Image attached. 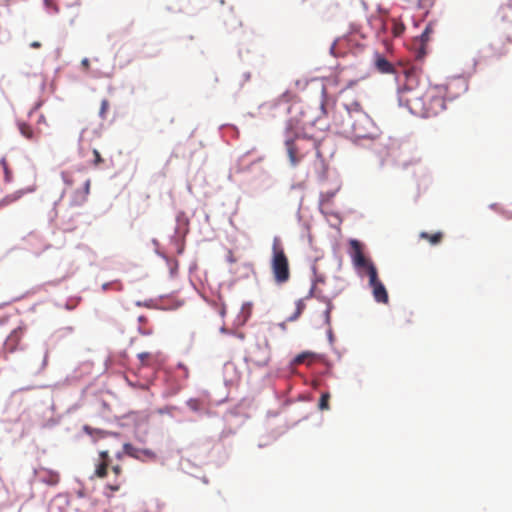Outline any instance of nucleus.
<instances>
[{
    "label": "nucleus",
    "instance_id": "1",
    "mask_svg": "<svg viewBox=\"0 0 512 512\" xmlns=\"http://www.w3.org/2000/svg\"><path fill=\"white\" fill-rule=\"evenodd\" d=\"M465 90V83L452 80L445 85L421 86L419 73L411 67L404 70V83L399 89L400 105L414 115L429 118L440 114L446 108V100L456 99Z\"/></svg>",
    "mask_w": 512,
    "mask_h": 512
},
{
    "label": "nucleus",
    "instance_id": "2",
    "mask_svg": "<svg viewBox=\"0 0 512 512\" xmlns=\"http://www.w3.org/2000/svg\"><path fill=\"white\" fill-rule=\"evenodd\" d=\"M334 124L353 141L374 140L378 137V127L357 100H349L343 109L334 116Z\"/></svg>",
    "mask_w": 512,
    "mask_h": 512
},
{
    "label": "nucleus",
    "instance_id": "3",
    "mask_svg": "<svg viewBox=\"0 0 512 512\" xmlns=\"http://www.w3.org/2000/svg\"><path fill=\"white\" fill-rule=\"evenodd\" d=\"M307 121L290 119L285 134V147L291 166H297L311 151L316 150L318 157L321 152L316 139L304 133Z\"/></svg>",
    "mask_w": 512,
    "mask_h": 512
},
{
    "label": "nucleus",
    "instance_id": "4",
    "mask_svg": "<svg viewBox=\"0 0 512 512\" xmlns=\"http://www.w3.org/2000/svg\"><path fill=\"white\" fill-rule=\"evenodd\" d=\"M270 268L276 284L283 285L290 280L289 259L279 237L273 239Z\"/></svg>",
    "mask_w": 512,
    "mask_h": 512
},
{
    "label": "nucleus",
    "instance_id": "5",
    "mask_svg": "<svg viewBox=\"0 0 512 512\" xmlns=\"http://www.w3.org/2000/svg\"><path fill=\"white\" fill-rule=\"evenodd\" d=\"M369 277V285L372 288V293L374 299L378 303L387 304L389 297L387 290L383 283L378 278V273L376 267H371Z\"/></svg>",
    "mask_w": 512,
    "mask_h": 512
},
{
    "label": "nucleus",
    "instance_id": "6",
    "mask_svg": "<svg viewBox=\"0 0 512 512\" xmlns=\"http://www.w3.org/2000/svg\"><path fill=\"white\" fill-rule=\"evenodd\" d=\"M248 360L256 366H265L270 360V350L267 345H256L248 354Z\"/></svg>",
    "mask_w": 512,
    "mask_h": 512
},
{
    "label": "nucleus",
    "instance_id": "7",
    "mask_svg": "<svg viewBox=\"0 0 512 512\" xmlns=\"http://www.w3.org/2000/svg\"><path fill=\"white\" fill-rule=\"evenodd\" d=\"M350 244L353 249L352 257L354 265L357 268L365 269L367 274L369 275L371 267H375V265L365 257V255L362 252L361 245L357 240H352Z\"/></svg>",
    "mask_w": 512,
    "mask_h": 512
},
{
    "label": "nucleus",
    "instance_id": "8",
    "mask_svg": "<svg viewBox=\"0 0 512 512\" xmlns=\"http://www.w3.org/2000/svg\"><path fill=\"white\" fill-rule=\"evenodd\" d=\"M123 450L125 454L137 460L145 461L156 459V453L154 451L150 449L137 448L130 443H125L123 445Z\"/></svg>",
    "mask_w": 512,
    "mask_h": 512
},
{
    "label": "nucleus",
    "instance_id": "9",
    "mask_svg": "<svg viewBox=\"0 0 512 512\" xmlns=\"http://www.w3.org/2000/svg\"><path fill=\"white\" fill-rule=\"evenodd\" d=\"M111 459L108 450L99 452V459L95 463L94 476L103 479L108 474V468L110 467Z\"/></svg>",
    "mask_w": 512,
    "mask_h": 512
},
{
    "label": "nucleus",
    "instance_id": "10",
    "mask_svg": "<svg viewBox=\"0 0 512 512\" xmlns=\"http://www.w3.org/2000/svg\"><path fill=\"white\" fill-rule=\"evenodd\" d=\"M35 475L42 483L50 486H55L60 481V475L58 472L44 467H40L35 470Z\"/></svg>",
    "mask_w": 512,
    "mask_h": 512
},
{
    "label": "nucleus",
    "instance_id": "11",
    "mask_svg": "<svg viewBox=\"0 0 512 512\" xmlns=\"http://www.w3.org/2000/svg\"><path fill=\"white\" fill-rule=\"evenodd\" d=\"M112 472L115 475V480L112 483H108L106 485V489L111 492H117L120 490L121 486L124 484V479L121 478L122 467L120 465L112 466Z\"/></svg>",
    "mask_w": 512,
    "mask_h": 512
},
{
    "label": "nucleus",
    "instance_id": "12",
    "mask_svg": "<svg viewBox=\"0 0 512 512\" xmlns=\"http://www.w3.org/2000/svg\"><path fill=\"white\" fill-rule=\"evenodd\" d=\"M90 179H85L83 181V188L81 190H76L73 197V203L75 205H81L84 203L87 199V196L90 192Z\"/></svg>",
    "mask_w": 512,
    "mask_h": 512
},
{
    "label": "nucleus",
    "instance_id": "13",
    "mask_svg": "<svg viewBox=\"0 0 512 512\" xmlns=\"http://www.w3.org/2000/svg\"><path fill=\"white\" fill-rule=\"evenodd\" d=\"M375 65L378 71L381 73L389 74L394 72L393 65L382 56L377 57Z\"/></svg>",
    "mask_w": 512,
    "mask_h": 512
},
{
    "label": "nucleus",
    "instance_id": "14",
    "mask_svg": "<svg viewBox=\"0 0 512 512\" xmlns=\"http://www.w3.org/2000/svg\"><path fill=\"white\" fill-rule=\"evenodd\" d=\"M420 237L422 239L429 241L430 244H432V245H437L442 241L443 234H442V232H436L433 234H429L427 232H421Z\"/></svg>",
    "mask_w": 512,
    "mask_h": 512
},
{
    "label": "nucleus",
    "instance_id": "15",
    "mask_svg": "<svg viewBox=\"0 0 512 512\" xmlns=\"http://www.w3.org/2000/svg\"><path fill=\"white\" fill-rule=\"evenodd\" d=\"M138 359L142 366H151L156 361V356L149 352H141L138 354Z\"/></svg>",
    "mask_w": 512,
    "mask_h": 512
},
{
    "label": "nucleus",
    "instance_id": "16",
    "mask_svg": "<svg viewBox=\"0 0 512 512\" xmlns=\"http://www.w3.org/2000/svg\"><path fill=\"white\" fill-rule=\"evenodd\" d=\"M20 133L27 139L33 140L35 139V134L33 128L24 122L19 123L18 125Z\"/></svg>",
    "mask_w": 512,
    "mask_h": 512
},
{
    "label": "nucleus",
    "instance_id": "17",
    "mask_svg": "<svg viewBox=\"0 0 512 512\" xmlns=\"http://www.w3.org/2000/svg\"><path fill=\"white\" fill-rule=\"evenodd\" d=\"M22 196H23L22 191H16L14 193L6 195L4 198L1 199L0 206H6L9 204H12L15 201L19 200Z\"/></svg>",
    "mask_w": 512,
    "mask_h": 512
},
{
    "label": "nucleus",
    "instance_id": "18",
    "mask_svg": "<svg viewBox=\"0 0 512 512\" xmlns=\"http://www.w3.org/2000/svg\"><path fill=\"white\" fill-rule=\"evenodd\" d=\"M509 14H512V4L507 3L501 5V7L498 10V17L502 21H507L509 20Z\"/></svg>",
    "mask_w": 512,
    "mask_h": 512
},
{
    "label": "nucleus",
    "instance_id": "19",
    "mask_svg": "<svg viewBox=\"0 0 512 512\" xmlns=\"http://www.w3.org/2000/svg\"><path fill=\"white\" fill-rule=\"evenodd\" d=\"M405 30V26L402 22L398 21L397 19H392V34L395 37H399L403 34Z\"/></svg>",
    "mask_w": 512,
    "mask_h": 512
},
{
    "label": "nucleus",
    "instance_id": "20",
    "mask_svg": "<svg viewBox=\"0 0 512 512\" xmlns=\"http://www.w3.org/2000/svg\"><path fill=\"white\" fill-rule=\"evenodd\" d=\"M306 305H305V302H304V299H299L297 302H296V310L294 312L293 315H291L288 320L289 321H295L296 319H298V317L302 314V312L304 311Z\"/></svg>",
    "mask_w": 512,
    "mask_h": 512
},
{
    "label": "nucleus",
    "instance_id": "21",
    "mask_svg": "<svg viewBox=\"0 0 512 512\" xmlns=\"http://www.w3.org/2000/svg\"><path fill=\"white\" fill-rule=\"evenodd\" d=\"M0 165L4 171V179L6 182H10L12 180V171L9 168L7 159L5 157L1 158Z\"/></svg>",
    "mask_w": 512,
    "mask_h": 512
},
{
    "label": "nucleus",
    "instance_id": "22",
    "mask_svg": "<svg viewBox=\"0 0 512 512\" xmlns=\"http://www.w3.org/2000/svg\"><path fill=\"white\" fill-rule=\"evenodd\" d=\"M138 322L140 323L139 331L142 334L149 335V334L152 333V329L151 328H146V324L148 323V318L146 316L140 315L138 317Z\"/></svg>",
    "mask_w": 512,
    "mask_h": 512
},
{
    "label": "nucleus",
    "instance_id": "23",
    "mask_svg": "<svg viewBox=\"0 0 512 512\" xmlns=\"http://www.w3.org/2000/svg\"><path fill=\"white\" fill-rule=\"evenodd\" d=\"M326 302V309L324 311V318H325V324L327 326H330L331 324V312L334 308L332 302L330 299H325Z\"/></svg>",
    "mask_w": 512,
    "mask_h": 512
},
{
    "label": "nucleus",
    "instance_id": "24",
    "mask_svg": "<svg viewBox=\"0 0 512 512\" xmlns=\"http://www.w3.org/2000/svg\"><path fill=\"white\" fill-rule=\"evenodd\" d=\"M329 400H330V394L328 392H325L321 395L318 408L320 410H328L329 409Z\"/></svg>",
    "mask_w": 512,
    "mask_h": 512
},
{
    "label": "nucleus",
    "instance_id": "25",
    "mask_svg": "<svg viewBox=\"0 0 512 512\" xmlns=\"http://www.w3.org/2000/svg\"><path fill=\"white\" fill-rule=\"evenodd\" d=\"M110 108V103L107 99H103L101 101L100 109H99V116L102 119H106L107 112Z\"/></svg>",
    "mask_w": 512,
    "mask_h": 512
},
{
    "label": "nucleus",
    "instance_id": "26",
    "mask_svg": "<svg viewBox=\"0 0 512 512\" xmlns=\"http://www.w3.org/2000/svg\"><path fill=\"white\" fill-rule=\"evenodd\" d=\"M313 358V354L309 352H304L299 355H297L294 359L295 364H303L306 362L307 359Z\"/></svg>",
    "mask_w": 512,
    "mask_h": 512
},
{
    "label": "nucleus",
    "instance_id": "27",
    "mask_svg": "<svg viewBox=\"0 0 512 512\" xmlns=\"http://www.w3.org/2000/svg\"><path fill=\"white\" fill-rule=\"evenodd\" d=\"M433 32V27L431 24H428L424 31L421 34V42L425 44L430 39V34Z\"/></svg>",
    "mask_w": 512,
    "mask_h": 512
},
{
    "label": "nucleus",
    "instance_id": "28",
    "mask_svg": "<svg viewBox=\"0 0 512 512\" xmlns=\"http://www.w3.org/2000/svg\"><path fill=\"white\" fill-rule=\"evenodd\" d=\"M62 179L68 187H72L75 183L73 175L70 172H62Z\"/></svg>",
    "mask_w": 512,
    "mask_h": 512
},
{
    "label": "nucleus",
    "instance_id": "29",
    "mask_svg": "<svg viewBox=\"0 0 512 512\" xmlns=\"http://www.w3.org/2000/svg\"><path fill=\"white\" fill-rule=\"evenodd\" d=\"M187 406L193 411H198L200 409L201 403L198 399H189L187 401Z\"/></svg>",
    "mask_w": 512,
    "mask_h": 512
},
{
    "label": "nucleus",
    "instance_id": "30",
    "mask_svg": "<svg viewBox=\"0 0 512 512\" xmlns=\"http://www.w3.org/2000/svg\"><path fill=\"white\" fill-rule=\"evenodd\" d=\"M93 155H94V161H93V164L95 166H98L100 165L101 163H103V158L101 157L99 151L97 149H94L93 150Z\"/></svg>",
    "mask_w": 512,
    "mask_h": 512
},
{
    "label": "nucleus",
    "instance_id": "31",
    "mask_svg": "<svg viewBox=\"0 0 512 512\" xmlns=\"http://www.w3.org/2000/svg\"><path fill=\"white\" fill-rule=\"evenodd\" d=\"M83 430H84L88 435H91V436H92L94 433H96V434H100L101 436H103V435H104V432H102V431H100V430L93 429V428H91V427H90V426H88V425H85V426L83 427Z\"/></svg>",
    "mask_w": 512,
    "mask_h": 512
},
{
    "label": "nucleus",
    "instance_id": "32",
    "mask_svg": "<svg viewBox=\"0 0 512 512\" xmlns=\"http://www.w3.org/2000/svg\"><path fill=\"white\" fill-rule=\"evenodd\" d=\"M41 46H42V45H41V43H40L39 41H33V42H31V43H30V47H31V48H34V49H38V48H40Z\"/></svg>",
    "mask_w": 512,
    "mask_h": 512
},
{
    "label": "nucleus",
    "instance_id": "33",
    "mask_svg": "<svg viewBox=\"0 0 512 512\" xmlns=\"http://www.w3.org/2000/svg\"><path fill=\"white\" fill-rule=\"evenodd\" d=\"M114 283H104L102 285L103 291H107Z\"/></svg>",
    "mask_w": 512,
    "mask_h": 512
},
{
    "label": "nucleus",
    "instance_id": "34",
    "mask_svg": "<svg viewBox=\"0 0 512 512\" xmlns=\"http://www.w3.org/2000/svg\"><path fill=\"white\" fill-rule=\"evenodd\" d=\"M82 65H83L86 69H88V68H89V65H90V64H89V60H88L87 58L83 59V60H82Z\"/></svg>",
    "mask_w": 512,
    "mask_h": 512
},
{
    "label": "nucleus",
    "instance_id": "35",
    "mask_svg": "<svg viewBox=\"0 0 512 512\" xmlns=\"http://www.w3.org/2000/svg\"><path fill=\"white\" fill-rule=\"evenodd\" d=\"M495 50H497V53H498L499 55L505 54V53L507 52V50H506V49H497L496 47H495Z\"/></svg>",
    "mask_w": 512,
    "mask_h": 512
},
{
    "label": "nucleus",
    "instance_id": "36",
    "mask_svg": "<svg viewBox=\"0 0 512 512\" xmlns=\"http://www.w3.org/2000/svg\"><path fill=\"white\" fill-rule=\"evenodd\" d=\"M424 55L423 49H421L417 55V58H422Z\"/></svg>",
    "mask_w": 512,
    "mask_h": 512
},
{
    "label": "nucleus",
    "instance_id": "37",
    "mask_svg": "<svg viewBox=\"0 0 512 512\" xmlns=\"http://www.w3.org/2000/svg\"><path fill=\"white\" fill-rule=\"evenodd\" d=\"M115 285H116V289H117V290H121V289H122V286H121V284H120V283H115Z\"/></svg>",
    "mask_w": 512,
    "mask_h": 512
},
{
    "label": "nucleus",
    "instance_id": "38",
    "mask_svg": "<svg viewBox=\"0 0 512 512\" xmlns=\"http://www.w3.org/2000/svg\"><path fill=\"white\" fill-rule=\"evenodd\" d=\"M503 214L507 217V218H511L512 217V213L509 214L508 212H503Z\"/></svg>",
    "mask_w": 512,
    "mask_h": 512
},
{
    "label": "nucleus",
    "instance_id": "39",
    "mask_svg": "<svg viewBox=\"0 0 512 512\" xmlns=\"http://www.w3.org/2000/svg\"><path fill=\"white\" fill-rule=\"evenodd\" d=\"M507 43H508V44H511V43H512V38L508 37V38H507Z\"/></svg>",
    "mask_w": 512,
    "mask_h": 512
},
{
    "label": "nucleus",
    "instance_id": "40",
    "mask_svg": "<svg viewBox=\"0 0 512 512\" xmlns=\"http://www.w3.org/2000/svg\"><path fill=\"white\" fill-rule=\"evenodd\" d=\"M116 457H117L118 459H121V458H122V453H117Z\"/></svg>",
    "mask_w": 512,
    "mask_h": 512
},
{
    "label": "nucleus",
    "instance_id": "41",
    "mask_svg": "<svg viewBox=\"0 0 512 512\" xmlns=\"http://www.w3.org/2000/svg\"><path fill=\"white\" fill-rule=\"evenodd\" d=\"M312 294H313V289H311V290H310V293H309V295L307 296V298L311 297V296H312Z\"/></svg>",
    "mask_w": 512,
    "mask_h": 512
}]
</instances>
